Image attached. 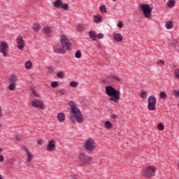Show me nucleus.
I'll return each mask as SVG.
<instances>
[{"label":"nucleus","mask_w":179,"mask_h":179,"mask_svg":"<svg viewBox=\"0 0 179 179\" xmlns=\"http://www.w3.org/2000/svg\"><path fill=\"white\" fill-rule=\"evenodd\" d=\"M60 43L62 48H58V46H54L53 50L55 52H57V54H65L66 51H71L72 43H71V41L64 34L60 35Z\"/></svg>","instance_id":"1"},{"label":"nucleus","mask_w":179,"mask_h":179,"mask_svg":"<svg viewBox=\"0 0 179 179\" xmlns=\"http://www.w3.org/2000/svg\"><path fill=\"white\" fill-rule=\"evenodd\" d=\"M106 93L110 97L109 101L117 103L120 99H121V92L119 90H115L113 86H106Z\"/></svg>","instance_id":"2"},{"label":"nucleus","mask_w":179,"mask_h":179,"mask_svg":"<svg viewBox=\"0 0 179 179\" xmlns=\"http://www.w3.org/2000/svg\"><path fill=\"white\" fill-rule=\"evenodd\" d=\"M140 8L146 19H150L152 17V8H150L149 4L143 3Z\"/></svg>","instance_id":"3"},{"label":"nucleus","mask_w":179,"mask_h":179,"mask_svg":"<svg viewBox=\"0 0 179 179\" xmlns=\"http://www.w3.org/2000/svg\"><path fill=\"white\" fill-rule=\"evenodd\" d=\"M70 120L73 122V124H75V122H78V124H82L85 122V118H83V115L82 113L78 114V115H70Z\"/></svg>","instance_id":"4"},{"label":"nucleus","mask_w":179,"mask_h":179,"mask_svg":"<svg viewBox=\"0 0 179 179\" xmlns=\"http://www.w3.org/2000/svg\"><path fill=\"white\" fill-rule=\"evenodd\" d=\"M84 148L88 152H93L96 149L94 141L92 138H88L84 144Z\"/></svg>","instance_id":"5"},{"label":"nucleus","mask_w":179,"mask_h":179,"mask_svg":"<svg viewBox=\"0 0 179 179\" xmlns=\"http://www.w3.org/2000/svg\"><path fill=\"white\" fill-rule=\"evenodd\" d=\"M148 108L150 111H155L156 109V98L153 96H150L148 97Z\"/></svg>","instance_id":"6"},{"label":"nucleus","mask_w":179,"mask_h":179,"mask_svg":"<svg viewBox=\"0 0 179 179\" xmlns=\"http://www.w3.org/2000/svg\"><path fill=\"white\" fill-rule=\"evenodd\" d=\"M32 107H35V108H40L41 110H45V104L41 100L35 99L31 102Z\"/></svg>","instance_id":"7"},{"label":"nucleus","mask_w":179,"mask_h":179,"mask_svg":"<svg viewBox=\"0 0 179 179\" xmlns=\"http://www.w3.org/2000/svg\"><path fill=\"white\" fill-rule=\"evenodd\" d=\"M54 6L55 8H57L58 9L62 8L64 10H69V5L68 3H64L62 2V0H57L54 2Z\"/></svg>","instance_id":"8"},{"label":"nucleus","mask_w":179,"mask_h":179,"mask_svg":"<svg viewBox=\"0 0 179 179\" xmlns=\"http://www.w3.org/2000/svg\"><path fill=\"white\" fill-rule=\"evenodd\" d=\"M8 50H9V46L8 45V43L3 41L0 42V52L3 54V57L8 56Z\"/></svg>","instance_id":"9"},{"label":"nucleus","mask_w":179,"mask_h":179,"mask_svg":"<svg viewBox=\"0 0 179 179\" xmlns=\"http://www.w3.org/2000/svg\"><path fill=\"white\" fill-rule=\"evenodd\" d=\"M69 105L70 106V107L71 108V113H72L73 115H78V114L81 113L80 110H79V108H78V107H76V103H75L74 101H71L69 103Z\"/></svg>","instance_id":"10"},{"label":"nucleus","mask_w":179,"mask_h":179,"mask_svg":"<svg viewBox=\"0 0 179 179\" xmlns=\"http://www.w3.org/2000/svg\"><path fill=\"white\" fill-rule=\"evenodd\" d=\"M57 149V142L55 140L52 139L49 141L48 146H47V150L48 152H54Z\"/></svg>","instance_id":"11"},{"label":"nucleus","mask_w":179,"mask_h":179,"mask_svg":"<svg viewBox=\"0 0 179 179\" xmlns=\"http://www.w3.org/2000/svg\"><path fill=\"white\" fill-rule=\"evenodd\" d=\"M155 174V167L148 166L145 170V176L147 178H150Z\"/></svg>","instance_id":"12"},{"label":"nucleus","mask_w":179,"mask_h":179,"mask_svg":"<svg viewBox=\"0 0 179 179\" xmlns=\"http://www.w3.org/2000/svg\"><path fill=\"white\" fill-rule=\"evenodd\" d=\"M17 44L18 50H24V40H23V36H19L17 38Z\"/></svg>","instance_id":"13"},{"label":"nucleus","mask_w":179,"mask_h":179,"mask_svg":"<svg viewBox=\"0 0 179 179\" xmlns=\"http://www.w3.org/2000/svg\"><path fill=\"white\" fill-rule=\"evenodd\" d=\"M108 78H110V80H114L115 82H117L118 83H122V79L114 74H110Z\"/></svg>","instance_id":"14"},{"label":"nucleus","mask_w":179,"mask_h":179,"mask_svg":"<svg viewBox=\"0 0 179 179\" xmlns=\"http://www.w3.org/2000/svg\"><path fill=\"white\" fill-rule=\"evenodd\" d=\"M27 155V162L30 163L33 160V155L30 152V150L27 148H24Z\"/></svg>","instance_id":"15"},{"label":"nucleus","mask_w":179,"mask_h":179,"mask_svg":"<svg viewBox=\"0 0 179 179\" xmlns=\"http://www.w3.org/2000/svg\"><path fill=\"white\" fill-rule=\"evenodd\" d=\"M89 36L93 41H96L97 40V34H96V31L92 30L89 31Z\"/></svg>","instance_id":"16"},{"label":"nucleus","mask_w":179,"mask_h":179,"mask_svg":"<svg viewBox=\"0 0 179 179\" xmlns=\"http://www.w3.org/2000/svg\"><path fill=\"white\" fill-rule=\"evenodd\" d=\"M113 38H114V40H115L118 43H120V41L122 40V34L115 33L113 34Z\"/></svg>","instance_id":"17"},{"label":"nucleus","mask_w":179,"mask_h":179,"mask_svg":"<svg viewBox=\"0 0 179 179\" xmlns=\"http://www.w3.org/2000/svg\"><path fill=\"white\" fill-rule=\"evenodd\" d=\"M57 120L59 122H64V121H65V113H59L57 114Z\"/></svg>","instance_id":"18"},{"label":"nucleus","mask_w":179,"mask_h":179,"mask_svg":"<svg viewBox=\"0 0 179 179\" xmlns=\"http://www.w3.org/2000/svg\"><path fill=\"white\" fill-rule=\"evenodd\" d=\"M43 33L44 34L47 35V34H51V33H52V31H51V27H45L43 29Z\"/></svg>","instance_id":"19"},{"label":"nucleus","mask_w":179,"mask_h":179,"mask_svg":"<svg viewBox=\"0 0 179 179\" xmlns=\"http://www.w3.org/2000/svg\"><path fill=\"white\" fill-rule=\"evenodd\" d=\"M166 6L168 8H173V6H176V1L175 0H169Z\"/></svg>","instance_id":"20"},{"label":"nucleus","mask_w":179,"mask_h":179,"mask_svg":"<svg viewBox=\"0 0 179 179\" xmlns=\"http://www.w3.org/2000/svg\"><path fill=\"white\" fill-rule=\"evenodd\" d=\"M94 23H101V22H103V20H101V15H94Z\"/></svg>","instance_id":"21"},{"label":"nucleus","mask_w":179,"mask_h":179,"mask_svg":"<svg viewBox=\"0 0 179 179\" xmlns=\"http://www.w3.org/2000/svg\"><path fill=\"white\" fill-rule=\"evenodd\" d=\"M166 27L168 29H173L174 27V23L172 21H168L166 24Z\"/></svg>","instance_id":"22"},{"label":"nucleus","mask_w":179,"mask_h":179,"mask_svg":"<svg viewBox=\"0 0 179 179\" xmlns=\"http://www.w3.org/2000/svg\"><path fill=\"white\" fill-rule=\"evenodd\" d=\"M10 82H11V83L16 84V82H17V76H11L10 77Z\"/></svg>","instance_id":"23"},{"label":"nucleus","mask_w":179,"mask_h":179,"mask_svg":"<svg viewBox=\"0 0 179 179\" xmlns=\"http://www.w3.org/2000/svg\"><path fill=\"white\" fill-rule=\"evenodd\" d=\"M141 99H147L148 98V92L142 90L141 91Z\"/></svg>","instance_id":"24"},{"label":"nucleus","mask_w":179,"mask_h":179,"mask_svg":"<svg viewBox=\"0 0 179 179\" xmlns=\"http://www.w3.org/2000/svg\"><path fill=\"white\" fill-rule=\"evenodd\" d=\"M99 9L101 13H107V8L106 7V5L101 6Z\"/></svg>","instance_id":"25"},{"label":"nucleus","mask_w":179,"mask_h":179,"mask_svg":"<svg viewBox=\"0 0 179 179\" xmlns=\"http://www.w3.org/2000/svg\"><path fill=\"white\" fill-rule=\"evenodd\" d=\"M113 127V124L110 122V121H106L105 122V128L107 129H111V127Z\"/></svg>","instance_id":"26"},{"label":"nucleus","mask_w":179,"mask_h":179,"mask_svg":"<svg viewBox=\"0 0 179 179\" xmlns=\"http://www.w3.org/2000/svg\"><path fill=\"white\" fill-rule=\"evenodd\" d=\"M86 156L85 154L80 155V159L83 164H86Z\"/></svg>","instance_id":"27"},{"label":"nucleus","mask_w":179,"mask_h":179,"mask_svg":"<svg viewBox=\"0 0 179 179\" xmlns=\"http://www.w3.org/2000/svg\"><path fill=\"white\" fill-rule=\"evenodd\" d=\"M70 86L71 87H78V86H79V83L77 81H71L70 83Z\"/></svg>","instance_id":"28"},{"label":"nucleus","mask_w":179,"mask_h":179,"mask_svg":"<svg viewBox=\"0 0 179 179\" xmlns=\"http://www.w3.org/2000/svg\"><path fill=\"white\" fill-rule=\"evenodd\" d=\"M159 97L161 98V99H167V94L166 93V92H160V94H159Z\"/></svg>","instance_id":"29"},{"label":"nucleus","mask_w":179,"mask_h":179,"mask_svg":"<svg viewBox=\"0 0 179 179\" xmlns=\"http://www.w3.org/2000/svg\"><path fill=\"white\" fill-rule=\"evenodd\" d=\"M26 69H30L31 68V61L29 60L25 63Z\"/></svg>","instance_id":"30"},{"label":"nucleus","mask_w":179,"mask_h":179,"mask_svg":"<svg viewBox=\"0 0 179 179\" xmlns=\"http://www.w3.org/2000/svg\"><path fill=\"white\" fill-rule=\"evenodd\" d=\"M51 86L54 88L58 87V86H59V83H58V81H53L51 83Z\"/></svg>","instance_id":"31"},{"label":"nucleus","mask_w":179,"mask_h":179,"mask_svg":"<svg viewBox=\"0 0 179 179\" xmlns=\"http://www.w3.org/2000/svg\"><path fill=\"white\" fill-rule=\"evenodd\" d=\"M65 75H64V73H62V71H59L57 73V78H59V79H64Z\"/></svg>","instance_id":"32"},{"label":"nucleus","mask_w":179,"mask_h":179,"mask_svg":"<svg viewBox=\"0 0 179 179\" xmlns=\"http://www.w3.org/2000/svg\"><path fill=\"white\" fill-rule=\"evenodd\" d=\"M41 29V26L40 24H37L36 27H33L34 31H40V29Z\"/></svg>","instance_id":"33"},{"label":"nucleus","mask_w":179,"mask_h":179,"mask_svg":"<svg viewBox=\"0 0 179 179\" xmlns=\"http://www.w3.org/2000/svg\"><path fill=\"white\" fill-rule=\"evenodd\" d=\"M157 128L159 131H163V129H164V125H163V123H159L157 125Z\"/></svg>","instance_id":"34"},{"label":"nucleus","mask_w":179,"mask_h":179,"mask_svg":"<svg viewBox=\"0 0 179 179\" xmlns=\"http://www.w3.org/2000/svg\"><path fill=\"white\" fill-rule=\"evenodd\" d=\"M92 160H93V158L92 157L88 155L86 156L85 163H92Z\"/></svg>","instance_id":"35"},{"label":"nucleus","mask_w":179,"mask_h":179,"mask_svg":"<svg viewBox=\"0 0 179 179\" xmlns=\"http://www.w3.org/2000/svg\"><path fill=\"white\" fill-rule=\"evenodd\" d=\"M15 85H16V84H14V83H10V85H9V86H8V89H9V90H11V91H13V90H15Z\"/></svg>","instance_id":"36"},{"label":"nucleus","mask_w":179,"mask_h":179,"mask_svg":"<svg viewBox=\"0 0 179 179\" xmlns=\"http://www.w3.org/2000/svg\"><path fill=\"white\" fill-rule=\"evenodd\" d=\"M82 57V52H80V50H78L76 52V58H80Z\"/></svg>","instance_id":"37"},{"label":"nucleus","mask_w":179,"mask_h":179,"mask_svg":"<svg viewBox=\"0 0 179 179\" xmlns=\"http://www.w3.org/2000/svg\"><path fill=\"white\" fill-rule=\"evenodd\" d=\"M15 140L17 142H20V141H22V136L19 134L15 135Z\"/></svg>","instance_id":"38"},{"label":"nucleus","mask_w":179,"mask_h":179,"mask_svg":"<svg viewBox=\"0 0 179 179\" xmlns=\"http://www.w3.org/2000/svg\"><path fill=\"white\" fill-rule=\"evenodd\" d=\"M117 27H119V29H122V27H124V22H120L118 24H117Z\"/></svg>","instance_id":"39"},{"label":"nucleus","mask_w":179,"mask_h":179,"mask_svg":"<svg viewBox=\"0 0 179 179\" xmlns=\"http://www.w3.org/2000/svg\"><path fill=\"white\" fill-rule=\"evenodd\" d=\"M173 94H174L175 97H178L179 98V91L178 90H175L173 91Z\"/></svg>","instance_id":"40"},{"label":"nucleus","mask_w":179,"mask_h":179,"mask_svg":"<svg viewBox=\"0 0 179 179\" xmlns=\"http://www.w3.org/2000/svg\"><path fill=\"white\" fill-rule=\"evenodd\" d=\"M175 76L179 80V69L175 71Z\"/></svg>","instance_id":"41"},{"label":"nucleus","mask_w":179,"mask_h":179,"mask_svg":"<svg viewBox=\"0 0 179 179\" xmlns=\"http://www.w3.org/2000/svg\"><path fill=\"white\" fill-rule=\"evenodd\" d=\"M103 37H104V35L101 33H99L98 35H96V38H103Z\"/></svg>","instance_id":"42"},{"label":"nucleus","mask_w":179,"mask_h":179,"mask_svg":"<svg viewBox=\"0 0 179 179\" xmlns=\"http://www.w3.org/2000/svg\"><path fill=\"white\" fill-rule=\"evenodd\" d=\"M164 61L163 60H159V62H157V65H164Z\"/></svg>","instance_id":"43"},{"label":"nucleus","mask_w":179,"mask_h":179,"mask_svg":"<svg viewBox=\"0 0 179 179\" xmlns=\"http://www.w3.org/2000/svg\"><path fill=\"white\" fill-rule=\"evenodd\" d=\"M112 118H113V120H118V115H115V114H113L111 115Z\"/></svg>","instance_id":"44"},{"label":"nucleus","mask_w":179,"mask_h":179,"mask_svg":"<svg viewBox=\"0 0 179 179\" xmlns=\"http://www.w3.org/2000/svg\"><path fill=\"white\" fill-rule=\"evenodd\" d=\"M86 27L83 25H80L79 27V30H85Z\"/></svg>","instance_id":"45"},{"label":"nucleus","mask_w":179,"mask_h":179,"mask_svg":"<svg viewBox=\"0 0 179 179\" xmlns=\"http://www.w3.org/2000/svg\"><path fill=\"white\" fill-rule=\"evenodd\" d=\"M32 93L35 97H38V94L36 91H32Z\"/></svg>","instance_id":"46"},{"label":"nucleus","mask_w":179,"mask_h":179,"mask_svg":"<svg viewBox=\"0 0 179 179\" xmlns=\"http://www.w3.org/2000/svg\"><path fill=\"white\" fill-rule=\"evenodd\" d=\"M43 139H40V140L38 141V145H43Z\"/></svg>","instance_id":"47"},{"label":"nucleus","mask_w":179,"mask_h":179,"mask_svg":"<svg viewBox=\"0 0 179 179\" xmlns=\"http://www.w3.org/2000/svg\"><path fill=\"white\" fill-rule=\"evenodd\" d=\"M3 160H4V158H3V155H0V162H3Z\"/></svg>","instance_id":"48"},{"label":"nucleus","mask_w":179,"mask_h":179,"mask_svg":"<svg viewBox=\"0 0 179 179\" xmlns=\"http://www.w3.org/2000/svg\"><path fill=\"white\" fill-rule=\"evenodd\" d=\"M2 106H0V117H2Z\"/></svg>","instance_id":"49"},{"label":"nucleus","mask_w":179,"mask_h":179,"mask_svg":"<svg viewBox=\"0 0 179 179\" xmlns=\"http://www.w3.org/2000/svg\"><path fill=\"white\" fill-rule=\"evenodd\" d=\"M60 94H62L63 96H64L65 92H64V91H60Z\"/></svg>","instance_id":"50"},{"label":"nucleus","mask_w":179,"mask_h":179,"mask_svg":"<svg viewBox=\"0 0 179 179\" xmlns=\"http://www.w3.org/2000/svg\"><path fill=\"white\" fill-rule=\"evenodd\" d=\"M49 71H50V72H54V70H52V69H49Z\"/></svg>","instance_id":"51"},{"label":"nucleus","mask_w":179,"mask_h":179,"mask_svg":"<svg viewBox=\"0 0 179 179\" xmlns=\"http://www.w3.org/2000/svg\"><path fill=\"white\" fill-rule=\"evenodd\" d=\"M1 152H3V148H0V153Z\"/></svg>","instance_id":"52"},{"label":"nucleus","mask_w":179,"mask_h":179,"mask_svg":"<svg viewBox=\"0 0 179 179\" xmlns=\"http://www.w3.org/2000/svg\"><path fill=\"white\" fill-rule=\"evenodd\" d=\"M0 179H4L3 177H2V175L0 174Z\"/></svg>","instance_id":"53"},{"label":"nucleus","mask_w":179,"mask_h":179,"mask_svg":"<svg viewBox=\"0 0 179 179\" xmlns=\"http://www.w3.org/2000/svg\"><path fill=\"white\" fill-rule=\"evenodd\" d=\"M113 2H115V1H117V0H113Z\"/></svg>","instance_id":"54"},{"label":"nucleus","mask_w":179,"mask_h":179,"mask_svg":"<svg viewBox=\"0 0 179 179\" xmlns=\"http://www.w3.org/2000/svg\"><path fill=\"white\" fill-rule=\"evenodd\" d=\"M0 128H1V124H0Z\"/></svg>","instance_id":"55"}]
</instances>
